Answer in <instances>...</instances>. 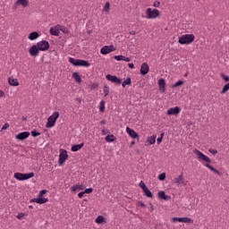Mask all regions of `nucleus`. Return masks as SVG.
Masks as SVG:
<instances>
[{
  "label": "nucleus",
  "instance_id": "cd10ccee",
  "mask_svg": "<svg viewBox=\"0 0 229 229\" xmlns=\"http://www.w3.org/2000/svg\"><path fill=\"white\" fill-rule=\"evenodd\" d=\"M8 83L12 87H19V80L13 78V77H9Z\"/></svg>",
  "mask_w": 229,
  "mask_h": 229
},
{
  "label": "nucleus",
  "instance_id": "a18cd8bd",
  "mask_svg": "<svg viewBox=\"0 0 229 229\" xmlns=\"http://www.w3.org/2000/svg\"><path fill=\"white\" fill-rule=\"evenodd\" d=\"M182 223V217H173L172 223Z\"/></svg>",
  "mask_w": 229,
  "mask_h": 229
},
{
  "label": "nucleus",
  "instance_id": "b1692460",
  "mask_svg": "<svg viewBox=\"0 0 229 229\" xmlns=\"http://www.w3.org/2000/svg\"><path fill=\"white\" fill-rule=\"evenodd\" d=\"M95 223H96V225H106V223H107L106 217L99 215L95 219Z\"/></svg>",
  "mask_w": 229,
  "mask_h": 229
},
{
  "label": "nucleus",
  "instance_id": "c03bdc74",
  "mask_svg": "<svg viewBox=\"0 0 229 229\" xmlns=\"http://www.w3.org/2000/svg\"><path fill=\"white\" fill-rule=\"evenodd\" d=\"M220 76L224 81H229V76L225 75V73H221Z\"/></svg>",
  "mask_w": 229,
  "mask_h": 229
},
{
  "label": "nucleus",
  "instance_id": "a19ab883",
  "mask_svg": "<svg viewBox=\"0 0 229 229\" xmlns=\"http://www.w3.org/2000/svg\"><path fill=\"white\" fill-rule=\"evenodd\" d=\"M152 6L156 9L159 8L160 7V1H158V0L154 1Z\"/></svg>",
  "mask_w": 229,
  "mask_h": 229
},
{
  "label": "nucleus",
  "instance_id": "09e8293b",
  "mask_svg": "<svg viewBox=\"0 0 229 229\" xmlns=\"http://www.w3.org/2000/svg\"><path fill=\"white\" fill-rule=\"evenodd\" d=\"M208 151L211 155H217V149L216 148H209Z\"/></svg>",
  "mask_w": 229,
  "mask_h": 229
},
{
  "label": "nucleus",
  "instance_id": "1a4fd4ad",
  "mask_svg": "<svg viewBox=\"0 0 229 229\" xmlns=\"http://www.w3.org/2000/svg\"><path fill=\"white\" fill-rule=\"evenodd\" d=\"M117 48L114 47V45L110 46H105L100 49L101 55H108L110 53H114V51H116Z\"/></svg>",
  "mask_w": 229,
  "mask_h": 229
},
{
  "label": "nucleus",
  "instance_id": "a211bd4d",
  "mask_svg": "<svg viewBox=\"0 0 229 229\" xmlns=\"http://www.w3.org/2000/svg\"><path fill=\"white\" fill-rule=\"evenodd\" d=\"M126 133H128L129 137H131V139H139V133H137L135 131V130L130 128V127H126Z\"/></svg>",
  "mask_w": 229,
  "mask_h": 229
},
{
  "label": "nucleus",
  "instance_id": "4d7b16f0",
  "mask_svg": "<svg viewBox=\"0 0 229 229\" xmlns=\"http://www.w3.org/2000/svg\"><path fill=\"white\" fill-rule=\"evenodd\" d=\"M106 133H107V131L105 130V129H103V130H102V134H103V135H106Z\"/></svg>",
  "mask_w": 229,
  "mask_h": 229
},
{
  "label": "nucleus",
  "instance_id": "7c9ffc66",
  "mask_svg": "<svg viewBox=\"0 0 229 229\" xmlns=\"http://www.w3.org/2000/svg\"><path fill=\"white\" fill-rule=\"evenodd\" d=\"M117 138L114 134H109L106 137V142H115Z\"/></svg>",
  "mask_w": 229,
  "mask_h": 229
},
{
  "label": "nucleus",
  "instance_id": "20e7f679",
  "mask_svg": "<svg viewBox=\"0 0 229 229\" xmlns=\"http://www.w3.org/2000/svg\"><path fill=\"white\" fill-rule=\"evenodd\" d=\"M194 38H196L194 34H183L179 38L178 42L182 46H189L194 42Z\"/></svg>",
  "mask_w": 229,
  "mask_h": 229
},
{
  "label": "nucleus",
  "instance_id": "6e6552de",
  "mask_svg": "<svg viewBox=\"0 0 229 229\" xmlns=\"http://www.w3.org/2000/svg\"><path fill=\"white\" fill-rule=\"evenodd\" d=\"M69 158V154L67 153V150L61 148L59 150V159H58V165L62 166L67 162Z\"/></svg>",
  "mask_w": 229,
  "mask_h": 229
},
{
  "label": "nucleus",
  "instance_id": "2f4dec72",
  "mask_svg": "<svg viewBox=\"0 0 229 229\" xmlns=\"http://www.w3.org/2000/svg\"><path fill=\"white\" fill-rule=\"evenodd\" d=\"M181 223H186L187 225H192L194 220L190 217H181Z\"/></svg>",
  "mask_w": 229,
  "mask_h": 229
},
{
  "label": "nucleus",
  "instance_id": "ea45409f",
  "mask_svg": "<svg viewBox=\"0 0 229 229\" xmlns=\"http://www.w3.org/2000/svg\"><path fill=\"white\" fill-rule=\"evenodd\" d=\"M157 180H159V182H164V180H165V173H162L157 176Z\"/></svg>",
  "mask_w": 229,
  "mask_h": 229
},
{
  "label": "nucleus",
  "instance_id": "6e6d98bb",
  "mask_svg": "<svg viewBox=\"0 0 229 229\" xmlns=\"http://www.w3.org/2000/svg\"><path fill=\"white\" fill-rule=\"evenodd\" d=\"M91 87H92V89H98V83H93V84L91 85Z\"/></svg>",
  "mask_w": 229,
  "mask_h": 229
},
{
  "label": "nucleus",
  "instance_id": "79ce46f5",
  "mask_svg": "<svg viewBox=\"0 0 229 229\" xmlns=\"http://www.w3.org/2000/svg\"><path fill=\"white\" fill-rule=\"evenodd\" d=\"M94 192V189L92 188H87L84 190V194H92Z\"/></svg>",
  "mask_w": 229,
  "mask_h": 229
},
{
  "label": "nucleus",
  "instance_id": "f8f14e48",
  "mask_svg": "<svg viewBox=\"0 0 229 229\" xmlns=\"http://www.w3.org/2000/svg\"><path fill=\"white\" fill-rule=\"evenodd\" d=\"M174 183L177 187H183L185 185V179L183 178V174L179 175L174 179Z\"/></svg>",
  "mask_w": 229,
  "mask_h": 229
},
{
  "label": "nucleus",
  "instance_id": "9d476101",
  "mask_svg": "<svg viewBox=\"0 0 229 229\" xmlns=\"http://www.w3.org/2000/svg\"><path fill=\"white\" fill-rule=\"evenodd\" d=\"M36 46L39 51H47L49 49V42L47 40L38 41Z\"/></svg>",
  "mask_w": 229,
  "mask_h": 229
},
{
  "label": "nucleus",
  "instance_id": "6ab92c4d",
  "mask_svg": "<svg viewBox=\"0 0 229 229\" xmlns=\"http://www.w3.org/2000/svg\"><path fill=\"white\" fill-rule=\"evenodd\" d=\"M29 4H30L29 0H16L15 5L13 6V8L15 9L19 5L22 6V8H26Z\"/></svg>",
  "mask_w": 229,
  "mask_h": 229
},
{
  "label": "nucleus",
  "instance_id": "c756f323",
  "mask_svg": "<svg viewBox=\"0 0 229 229\" xmlns=\"http://www.w3.org/2000/svg\"><path fill=\"white\" fill-rule=\"evenodd\" d=\"M72 78L74 79V81H76V83L81 82V77L80 76V73L76 72L72 74Z\"/></svg>",
  "mask_w": 229,
  "mask_h": 229
},
{
  "label": "nucleus",
  "instance_id": "4468645a",
  "mask_svg": "<svg viewBox=\"0 0 229 229\" xmlns=\"http://www.w3.org/2000/svg\"><path fill=\"white\" fill-rule=\"evenodd\" d=\"M61 29H62V25H60V24L51 27L50 28V35H53V37H58L60 35Z\"/></svg>",
  "mask_w": 229,
  "mask_h": 229
},
{
  "label": "nucleus",
  "instance_id": "5701e85b",
  "mask_svg": "<svg viewBox=\"0 0 229 229\" xmlns=\"http://www.w3.org/2000/svg\"><path fill=\"white\" fill-rule=\"evenodd\" d=\"M85 190V186L83 184H74L70 188V191L72 192H76V191H84Z\"/></svg>",
  "mask_w": 229,
  "mask_h": 229
},
{
  "label": "nucleus",
  "instance_id": "f257e3e1",
  "mask_svg": "<svg viewBox=\"0 0 229 229\" xmlns=\"http://www.w3.org/2000/svg\"><path fill=\"white\" fill-rule=\"evenodd\" d=\"M193 153L199 162H200V164H203L205 167L209 169V171H212V173H215V174H218L219 176H221V172L210 165V164L212 163V159H210V157L203 154V152H201L198 148H194Z\"/></svg>",
  "mask_w": 229,
  "mask_h": 229
},
{
  "label": "nucleus",
  "instance_id": "603ef678",
  "mask_svg": "<svg viewBox=\"0 0 229 229\" xmlns=\"http://www.w3.org/2000/svg\"><path fill=\"white\" fill-rule=\"evenodd\" d=\"M4 96H5L4 91H3V89H0V99H3Z\"/></svg>",
  "mask_w": 229,
  "mask_h": 229
},
{
  "label": "nucleus",
  "instance_id": "bb28decb",
  "mask_svg": "<svg viewBox=\"0 0 229 229\" xmlns=\"http://www.w3.org/2000/svg\"><path fill=\"white\" fill-rule=\"evenodd\" d=\"M40 37V34L37 31L30 32L28 36L29 40H37Z\"/></svg>",
  "mask_w": 229,
  "mask_h": 229
},
{
  "label": "nucleus",
  "instance_id": "de8ad7c7",
  "mask_svg": "<svg viewBox=\"0 0 229 229\" xmlns=\"http://www.w3.org/2000/svg\"><path fill=\"white\" fill-rule=\"evenodd\" d=\"M163 139H164V132H162L160 137L157 138V144H160Z\"/></svg>",
  "mask_w": 229,
  "mask_h": 229
},
{
  "label": "nucleus",
  "instance_id": "7ed1b4c3",
  "mask_svg": "<svg viewBox=\"0 0 229 229\" xmlns=\"http://www.w3.org/2000/svg\"><path fill=\"white\" fill-rule=\"evenodd\" d=\"M47 192V190L40 191L37 198L30 199V203H38V205H44V203H47V201H49V199L44 197V194H46Z\"/></svg>",
  "mask_w": 229,
  "mask_h": 229
},
{
  "label": "nucleus",
  "instance_id": "dca6fc26",
  "mask_svg": "<svg viewBox=\"0 0 229 229\" xmlns=\"http://www.w3.org/2000/svg\"><path fill=\"white\" fill-rule=\"evenodd\" d=\"M140 72L143 76H146V74H148V72H149V65L148 64V63H143L140 65Z\"/></svg>",
  "mask_w": 229,
  "mask_h": 229
},
{
  "label": "nucleus",
  "instance_id": "4c0bfd02",
  "mask_svg": "<svg viewBox=\"0 0 229 229\" xmlns=\"http://www.w3.org/2000/svg\"><path fill=\"white\" fill-rule=\"evenodd\" d=\"M104 94H105L106 98V96H108V94H110V89L108 88L107 85L104 86Z\"/></svg>",
  "mask_w": 229,
  "mask_h": 229
},
{
  "label": "nucleus",
  "instance_id": "13d9d810",
  "mask_svg": "<svg viewBox=\"0 0 229 229\" xmlns=\"http://www.w3.org/2000/svg\"><path fill=\"white\" fill-rule=\"evenodd\" d=\"M130 35H137V32L135 30H132L130 32Z\"/></svg>",
  "mask_w": 229,
  "mask_h": 229
},
{
  "label": "nucleus",
  "instance_id": "423d86ee",
  "mask_svg": "<svg viewBox=\"0 0 229 229\" xmlns=\"http://www.w3.org/2000/svg\"><path fill=\"white\" fill-rule=\"evenodd\" d=\"M68 62L72 64V65H74V67H90V64L89 62L81 59L70 57Z\"/></svg>",
  "mask_w": 229,
  "mask_h": 229
},
{
  "label": "nucleus",
  "instance_id": "052dcab7",
  "mask_svg": "<svg viewBox=\"0 0 229 229\" xmlns=\"http://www.w3.org/2000/svg\"><path fill=\"white\" fill-rule=\"evenodd\" d=\"M134 144H135V141L131 142V146H134Z\"/></svg>",
  "mask_w": 229,
  "mask_h": 229
},
{
  "label": "nucleus",
  "instance_id": "680f3d73",
  "mask_svg": "<svg viewBox=\"0 0 229 229\" xmlns=\"http://www.w3.org/2000/svg\"><path fill=\"white\" fill-rule=\"evenodd\" d=\"M101 124H105V121H102V122H101Z\"/></svg>",
  "mask_w": 229,
  "mask_h": 229
},
{
  "label": "nucleus",
  "instance_id": "5fc2aeb1",
  "mask_svg": "<svg viewBox=\"0 0 229 229\" xmlns=\"http://www.w3.org/2000/svg\"><path fill=\"white\" fill-rule=\"evenodd\" d=\"M128 67L130 68V69H134V64H133V63H130L129 64H128Z\"/></svg>",
  "mask_w": 229,
  "mask_h": 229
},
{
  "label": "nucleus",
  "instance_id": "473e14b6",
  "mask_svg": "<svg viewBox=\"0 0 229 229\" xmlns=\"http://www.w3.org/2000/svg\"><path fill=\"white\" fill-rule=\"evenodd\" d=\"M126 85H131V78L128 77L125 81H123L122 87L126 88Z\"/></svg>",
  "mask_w": 229,
  "mask_h": 229
},
{
  "label": "nucleus",
  "instance_id": "f3484780",
  "mask_svg": "<svg viewBox=\"0 0 229 229\" xmlns=\"http://www.w3.org/2000/svg\"><path fill=\"white\" fill-rule=\"evenodd\" d=\"M157 85H158L159 92H161V94H164V92H165V80L162 78L159 79L157 81Z\"/></svg>",
  "mask_w": 229,
  "mask_h": 229
},
{
  "label": "nucleus",
  "instance_id": "e433bc0d",
  "mask_svg": "<svg viewBox=\"0 0 229 229\" xmlns=\"http://www.w3.org/2000/svg\"><path fill=\"white\" fill-rule=\"evenodd\" d=\"M60 31L64 33V35H69V30L67 28H65L64 26H63V25H61Z\"/></svg>",
  "mask_w": 229,
  "mask_h": 229
},
{
  "label": "nucleus",
  "instance_id": "0eeeda50",
  "mask_svg": "<svg viewBox=\"0 0 229 229\" xmlns=\"http://www.w3.org/2000/svg\"><path fill=\"white\" fill-rule=\"evenodd\" d=\"M35 176V174L33 172H30L29 174H22V173H14L13 177L15 180H18L19 182H24L25 180H30V178H33Z\"/></svg>",
  "mask_w": 229,
  "mask_h": 229
},
{
  "label": "nucleus",
  "instance_id": "72a5a7b5",
  "mask_svg": "<svg viewBox=\"0 0 229 229\" xmlns=\"http://www.w3.org/2000/svg\"><path fill=\"white\" fill-rule=\"evenodd\" d=\"M143 192L147 196V198H153V193L151 192V191H149L148 188H145L143 190Z\"/></svg>",
  "mask_w": 229,
  "mask_h": 229
},
{
  "label": "nucleus",
  "instance_id": "f704fd0d",
  "mask_svg": "<svg viewBox=\"0 0 229 229\" xmlns=\"http://www.w3.org/2000/svg\"><path fill=\"white\" fill-rule=\"evenodd\" d=\"M229 90V82L225 84L222 90L220 91V94H226V92H228Z\"/></svg>",
  "mask_w": 229,
  "mask_h": 229
},
{
  "label": "nucleus",
  "instance_id": "aec40b11",
  "mask_svg": "<svg viewBox=\"0 0 229 229\" xmlns=\"http://www.w3.org/2000/svg\"><path fill=\"white\" fill-rule=\"evenodd\" d=\"M157 196L158 199H163L164 201H169L171 199V197L165 195V191H158Z\"/></svg>",
  "mask_w": 229,
  "mask_h": 229
},
{
  "label": "nucleus",
  "instance_id": "9b49d317",
  "mask_svg": "<svg viewBox=\"0 0 229 229\" xmlns=\"http://www.w3.org/2000/svg\"><path fill=\"white\" fill-rule=\"evenodd\" d=\"M106 79L108 81H111L112 83H116V85H121V83L123 82V81L121 79H119V78H117V76L112 75V74L106 75Z\"/></svg>",
  "mask_w": 229,
  "mask_h": 229
},
{
  "label": "nucleus",
  "instance_id": "58836bf2",
  "mask_svg": "<svg viewBox=\"0 0 229 229\" xmlns=\"http://www.w3.org/2000/svg\"><path fill=\"white\" fill-rule=\"evenodd\" d=\"M99 112H105V102L103 100L99 103Z\"/></svg>",
  "mask_w": 229,
  "mask_h": 229
},
{
  "label": "nucleus",
  "instance_id": "f03ea898",
  "mask_svg": "<svg viewBox=\"0 0 229 229\" xmlns=\"http://www.w3.org/2000/svg\"><path fill=\"white\" fill-rule=\"evenodd\" d=\"M143 17L148 21H155L156 19H160V10L148 7L145 10V15Z\"/></svg>",
  "mask_w": 229,
  "mask_h": 229
},
{
  "label": "nucleus",
  "instance_id": "37998d69",
  "mask_svg": "<svg viewBox=\"0 0 229 229\" xmlns=\"http://www.w3.org/2000/svg\"><path fill=\"white\" fill-rule=\"evenodd\" d=\"M10 128V123H5L3 127L1 128V131H4V130H8Z\"/></svg>",
  "mask_w": 229,
  "mask_h": 229
},
{
  "label": "nucleus",
  "instance_id": "2eb2a0df",
  "mask_svg": "<svg viewBox=\"0 0 229 229\" xmlns=\"http://www.w3.org/2000/svg\"><path fill=\"white\" fill-rule=\"evenodd\" d=\"M180 112H182V109L180 107H171L166 111V115H178Z\"/></svg>",
  "mask_w": 229,
  "mask_h": 229
},
{
  "label": "nucleus",
  "instance_id": "c9c22d12",
  "mask_svg": "<svg viewBox=\"0 0 229 229\" xmlns=\"http://www.w3.org/2000/svg\"><path fill=\"white\" fill-rule=\"evenodd\" d=\"M181 85H183V81L179 80L172 85V89H176V87H180Z\"/></svg>",
  "mask_w": 229,
  "mask_h": 229
},
{
  "label": "nucleus",
  "instance_id": "ddd939ff",
  "mask_svg": "<svg viewBox=\"0 0 229 229\" xmlns=\"http://www.w3.org/2000/svg\"><path fill=\"white\" fill-rule=\"evenodd\" d=\"M38 53H40V50L38 49V47H37V45H32L29 48V55H30V56H33L35 58V57H37Z\"/></svg>",
  "mask_w": 229,
  "mask_h": 229
},
{
  "label": "nucleus",
  "instance_id": "4be33fe9",
  "mask_svg": "<svg viewBox=\"0 0 229 229\" xmlns=\"http://www.w3.org/2000/svg\"><path fill=\"white\" fill-rule=\"evenodd\" d=\"M157 142V135H152L147 138L145 146H153Z\"/></svg>",
  "mask_w": 229,
  "mask_h": 229
},
{
  "label": "nucleus",
  "instance_id": "e2e57ef3",
  "mask_svg": "<svg viewBox=\"0 0 229 229\" xmlns=\"http://www.w3.org/2000/svg\"><path fill=\"white\" fill-rule=\"evenodd\" d=\"M29 208H33V206H29Z\"/></svg>",
  "mask_w": 229,
  "mask_h": 229
},
{
  "label": "nucleus",
  "instance_id": "49530a36",
  "mask_svg": "<svg viewBox=\"0 0 229 229\" xmlns=\"http://www.w3.org/2000/svg\"><path fill=\"white\" fill-rule=\"evenodd\" d=\"M24 216H26V214L24 213H19L16 217L21 221L22 219H24Z\"/></svg>",
  "mask_w": 229,
  "mask_h": 229
},
{
  "label": "nucleus",
  "instance_id": "39448f33",
  "mask_svg": "<svg viewBox=\"0 0 229 229\" xmlns=\"http://www.w3.org/2000/svg\"><path fill=\"white\" fill-rule=\"evenodd\" d=\"M60 117V112L55 111L47 120L46 128H55L56 121Z\"/></svg>",
  "mask_w": 229,
  "mask_h": 229
},
{
  "label": "nucleus",
  "instance_id": "c85d7f7f",
  "mask_svg": "<svg viewBox=\"0 0 229 229\" xmlns=\"http://www.w3.org/2000/svg\"><path fill=\"white\" fill-rule=\"evenodd\" d=\"M83 146H85V143H80L78 145H72L71 148V151L76 152V151H80V149H81V148H83Z\"/></svg>",
  "mask_w": 229,
  "mask_h": 229
},
{
  "label": "nucleus",
  "instance_id": "412c9836",
  "mask_svg": "<svg viewBox=\"0 0 229 229\" xmlns=\"http://www.w3.org/2000/svg\"><path fill=\"white\" fill-rule=\"evenodd\" d=\"M30 137V132L29 131H23L20 132L15 136V139L17 140H24L25 139H28Z\"/></svg>",
  "mask_w": 229,
  "mask_h": 229
},
{
  "label": "nucleus",
  "instance_id": "bf43d9fd",
  "mask_svg": "<svg viewBox=\"0 0 229 229\" xmlns=\"http://www.w3.org/2000/svg\"><path fill=\"white\" fill-rule=\"evenodd\" d=\"M139 205H140V207H146V205H145L144 203H142V202H140Z\"/></svg>",
  "mask_w": 229,
  "mask_h": 229
},
{
  "label": "nucleus",
  "instance_id": "8fccbe9b",
  "mask_svg": "<svg viewBox=\"0 0 229 229\" xmlns=\"http://www.w3.org/2000/svg\"><path fill=\"white\" fill-rule=\"evenodd\" d=\"M140 189H142V191L148 188V186H146V183H144V182L142 181L140 182Z\"/></svg>",
  "mask_w": 229,
  "mask_h": 229
},
{
  "label": "nucleus",
  "instance_id": "864d4df0",
  "mask_svg": "<svg viewBox=\"0 0 229 229\" xmlns=\"http://www.w3.org/2000/svg\"><path fill=\"white\" fill-rule=\"evenodd\" d=\"M85 194V191H81L78 193V198L81 199L83 198V195Z\"/></svg>",
  "mask_w": 229,
  "mask_h": 229
},
{
  "label": "nucleus",
  "instance_id": "a878e982",
  "mask_svg": "<svg viewBox=\"0 0 229 229\" xmlns=\"http://www.w3.org/2000/svg\"><path fill=\"white\" fill-rule=\"evenodd\" d=\"M102 13L108 15L110 13V2H106L102 8Z\"/></svg>",
  "mask_w": 229,
  "mask_h": 229
},
{
  "label": "nucleus",
  "instance_id": "3c124183",
  "mask_svg": "<svg viewBox=\"0 0 229 229\" xmlns=\"http://www.w3.org/2000/svg\"><path fill=\"white\" fill-rule=\"evenodd\" d=\"M31 135H32V137H38V135H40V132H38L37 131H32Z\"/></svg>",
  "mask_w": 229,
  "mask_h": 229
},
{
  "label": "nucleus",
  "instance_id": "393cba45",
  "mask_svg": "<svg viewBox=\"0 0 229 229\" xmlns=\"http://www.w3.org/2000/svg\"><path fill=\"white\" fill-rule=\"evenodd\" d=\"M114 58L117 62H131V59L130 57H126L124 55H114Z\"/></svg>",
  "mask_w": 229,
  "mask_h": 229
}]
</instances>
